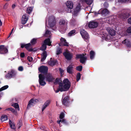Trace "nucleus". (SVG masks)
Returning a JSON list of instances; mask_svg holds the SVG:
<instances>
[{"mask_svg": "<svg viewBox=\"0 0 131 131\" xmlns=\"http://www.w3.org/2000/svg\"><path fill=\"white\" fill-rule=\"evenodd\" d=\"M25 45L26 44L23 43H22L20 44L21 45V47L23 48H24V47H25Z\"/></svg>", "mask_w": 131, "mask_h": 131, "instance_id": "obj_55", "label": "nucleus"}, {"mask_svg": "<svg viewBox=\"0 0 131 131\" xmlns=\"http://www.w3.org/2000/svg\"><path fill=\"white\" fill-rule=\"evenodd\" d=\"M88 4L90 5L92 3V1L91 0H86L85 2Z\"/></svg>", "mask_w": 131, "mask_h": 131, "instance_id": "obj_46", "label": "nucleus"}, {"mask_svg": "<svg viewBox=\"0 0 131 131\" xmlns=\"http://www.w3.org/2000/svg\"><path fill=\"white\" fill-rule=\"evenodd\" d=\"M122 43L125 44L127 47H130L131 46L130 42L127 39L124 40L122 42Z\"/></svg>", "mask_w": 131, "mask_h": 131, "instance_id": "obj_21", "label": "nucleus"}, {"mask_svg": "<svg viewBox=\"0 0 131 131\" xmlns=\"http://www.w3.org/2000/svg\"><path fill=\"white\" fill-rule=\"evenodd\" d=\"M50 31L48 30H47L45 34H48L49 33Z\"/></svg>", "mask_w": 131, "mask_h": 131, "instance_id": "obj_59", "label": "nucleus"}, {"mask_svg": "<svg viewBox=\"0 0 131 131\" xmlns=\"http://www.w3.org/2000/svg\"><path fill=\"white\" fill-rule=\"evenodd\" d=\"M14 30V28H13L11 30V33H12Z\"/></svg>", "mask_w": 131, "mask_h": 131, "instance_id": "obj_62", "label": "nucleus"}, {"mask_svg": "<svg viewBox=\"0 0 131 131\" xmlns=\"http://www.w3.org/2000/svg\"><path fill=\"white\" fill-rule=\"evenodd\" d=\"M2 25V23L1 22V19H0V26H1Z\"/></svg>", "mask_w": 131, "mask_h": 131, "instance_id": "obj_61", "label": "nucleus"}, {"mask_svg": "<svg viewBox=\"0 0 131 131\" xmlns=\"http://www.w3.org/2000/svg\"><path fill=\"white\" fill-rule=\"evenodd\" d=\"M128 0H118V1L121 2H126Z\"/></svg>", "mask_w": 131, "mask_h": 131, "instance_id": "obj_56", "label": "nucleus"}, {"mask_svg": "<svg viewBox=\"0 0 131 131\" xmlns=\"http://www.w3.org/2000/svg\"><path fill=\"white\" fill-rule=\"evenodd\" d=\"M102 39H105V40H106V39H107V38H106V37H102Z\"/></svg>", "mask_w": 131, "mask_h": 131, "instance_id": "obj_60", "label": "nucleus"}, {"mask_svg": "<svg viewBox=\"0 0 131 131\" xmlns=\"http://www.w3.org/2000/svg\"><path fill=\"white\" fill-rule=\"evenodd\" d=\"M18 70L20 71H22L23 70V68L22 66H20L18 68Z\"/></svg>", "mask_w": 131, "mask_h": 131, "instance_id": "obj_54", "label": "nucleus"}, {"mask_svg": "<svg viewBox=\"0 0 131 131\" xmlns=\"http://www.w3.org/2000/svg\"><path fill=\"white\" fill-rule=\"evenodd\" d=\"M103 6L104 8H107L108 6V4L107 2H105L104 3Z\"/></svg>", "mask_w": 131, "mask_h": 131, "instance_id": "obj_47", "label": "nucleus"}, {"mask_svg": "<svg viewBox=\"0 0 131 131\" xmlns=\"http://www.w3.org/2000/svg\"><path fill=\"white\" fill-rule=\"evenodd\" d=\"M80 33L82 37L85 39H88V35L87 32L84 29H82L80 31Z\"/></svg>", "mask_w": 131, "mask_h": 131, "instance_id": "obj_11", "label": "nucleus"}, {"mask_svg": "<svg viewBox=\"0 0 131 131\" xmlns=\"http://www.w3.org/2000/svg\"><path fill=\"white\" fill-rule=\"evenodd\" d=\"M47 56V52L46 51H44L42 53V57L41 58V62L43 61L46 59Z\"/></svg>", "mask_w": 131, "mask_h": 131, "instance_id": "obj_22", "label": "nucleus"}, {"mask_svg": "<svg viewBox=\"0 0 131 131\" xmlns=\"http://www.w3.org/2000/svg\"><path fill=\"white\" fill-rule=\"evenodd\" d=\"M17 124L18 128H19L22 125L21 121L19 120Z\"/></svg>", "mask_w": 131, "mask_h": 131, "instance_id": "obj_41", "label": "nucleus"}, {"mask_svg": "<svg viewBox=\"0 0 131 131\" xmlns=\"http://www.w3.org/2000/svg\"><path fill=\"white\" fill-rule=\"evenodd\" d=\"M66 20L63 19H61L59 21V24L61 26H63L65 25L66 24Z\"/></svg>", "mask_w": 131, "mask_h": 131, "instance_id": "obj_28", "label": "nucleus"}, {"mask_svg": "<svg viewBox=\"0 0 131 131\" xmlns=\"http://www.w3.org/2000/svg\"><path fill=\"white\" fill-rule=\"evenodd\" d=\"M59 70L60 71V73L61 75H62L64 71L63 70L60 68H59Z\"/></svg>", "mask_w": 131, "mask_h": 131, "instance_id": "obj_48", "label": "nucleus"}, {"mask_svg": "<svg viewBox=\"0 0 131 131\" xmlns=\"http://www.w3.org/2000/svg\"><path fill=\"white\" fill-rule=\"evenodd\" d=\"M8 88V85H6L3 86L1 88H0V92L2 91L7 89Z\"/></svg>", "mask_w": 131, "mask_h": 131, "instance_id": "obj_37", "label": "nucleus"}, {"mask_svg": "<svg viewBox=\"0 0 131 131\" xmlns=\"http://www.w3.org/2000/svg\"><path fill=\"white\" fill-rule=\"evenodd\" d=\"M62 49L60 47H58L57 48L56 50V54L59 55L62 52Z\"/></svg>", "mask_w": 131, "mask_h": 131, "instance_id": "obj_31", "label": "nucleus"}, {"mask_svg": "<svg viewBox=\"0 0 131 131\" xmlns=\"http://www.w3.org/2000/svg\"><path fill=\"white\" fill-rule=\"evenodd\" d=\"M60 40L64 43L63 45L66 46H69L68 43L66 42V40L64 38H61L60 39Z\"/></svg>", "mask_w": 131, "mask_h": 131, "instance_id": "obj_30", "label": "nucleus"}, {"mask_svg": "<svg viewBox=\"0 0 131 131\" xmlns=\"http://www.w3.org/2000/svg\"><path fill=\"white\" fill-rule=\"evenodd\" d=\"M5 111H11L12 113H13L15 115H17V113L16 111L15 110V109L12 107H9L5 109Z\"/></svg>", "mask_w": 131, "mask_h": 131, "instance_id": "obj_26", "label": "nucleus"}, {"mask_svg": "<svg viewBox=\"0 0 131 131\" xmlns=\"http://www.w3.org/2000/svg\"><path fill=\"white\" fill-rule=\"evenodd\" d=\"M39 102L38 100L36 99L32 98L29 101L28 104L27 108L29 109L31 106H33Z\"/></svg>", "mask_w": 131, "mask_h": 131, "instance_id": "obj_4", "label": "nucleus"}, {"mask_svg": "<svg viewBox=\"0 0 131 131\" xmlns=\"http://www.w3.org/2000/svg\"><path fill=\"white\" fill-rule=\"evenodd\" d=\"M31 45V44L30 43L26 44L25 48L27 50Z\"/></svg>", "mask_w": 131, "mask_h": 131, "instance_id": "obj_43", "label": "nucleus"}, {"mask_svg": "<svg viewBox=\"0 0 131 131\" xmlns=\"http://www.w3.org/2000/svg\"><path fill=\"white\" fill-rule=\"evenodd\" d=\"M48 106H47V105H46L45 104H43V106H42V111H43L45 110V109Z\"/></svg>", "mask_w": 131, "mask_h": 131, "instance_id": "obj_49", "label": "nucleus"}, {"mask_svg": "<svg viewBox=\"0 0 131 131\" xmlns=\"http://www.w3.org/2000/svg\"><path fill=\"white\" fill-rule=\"evenodd\" d=\"M82 66L81 65L77 67L76 68V69L77 71H81L82 70Z\"/></svg>", "mask_w": 131, "mask_h": 131, "instance_id": "obj_39", "label": "nucleus"}, {"mask_svg": "<svg viewBox=\"0 0 131 131\" xmlns=\"http://www.w3.org/2000/svg\"><path fill=\"white\" fill-rule=\"evenodd\" d=\"M7 5V4H6L5 5V6H6Z\"/></svg>", "mask_w": 131, "mask_h": 131, "instance_id": "obj_64", "label": "nucleus"}, {"mask_svg": "<svg viewBox=\"0 0 131 131\" xmlns=\"http://www.w3.org/2000/svg\"><path fill=\"white\" fill-rule=\"evenodd\" d=\"M12 33H11V32L9 34V36H8V38H9V37L12 34Z\"/></svg>", "mask_w": 131, "mask_h": 131, "instance_id": "obj_63", "label": "nucleus"}, {"mask_svg": "<svg viewBox=\"0 0 131 131\" xmlns=\"http://www.w3.org/2000/svg\"><path fill=\"white\" fill-rule=\"evenodd\" d=\"M131 14V12L129 13L128 11H124L118 14V17L121 19L124 20L127 18Z\"/></svg>", "mask_w": 131, "mask_h": 131, "instance_id": "obj_2", "label": "nucleus"}, {"mask_svg": "<svg viewBox=\"0 0 131 131\" xmlns=\"http://www.w3.org/2000/svg\"><path fill=\"white\" fill-rule=\"evenodd\" d=\"M46 45L43 43L41 47L40 50L43 51H45V50L46 49Z\"/></svg>", "mask_w": 131, "mask_h": 131, "instance_id": "obj_35", "label": "nucleus"}, {"mask_svg": "<svg viewBox=\"0 0 131 131\" xmlns=\"http://www.w3.org/2000/svg\"><path fill=\"white\" fill-rule=\"evenodd\" d=\"M128 21L129 23L131 24V17L128 18Z\"/></svg>", "mask_w": 131, "mask_h": 131, "instance_id": "obj_57", "label": "nucleus"}, {"mask_svg": "<svg viewBox=\"0 0 131 131\" xmlns=\"http://www.w3.org/2000/svg\"><path fill=\"white\" fill-rule=\"evenodd\" d=\"M90 58L91 59H93L95 55V52L93 51H91L90 53Z\"/></svg>", "mask_w": 131, "mask_h": 131, "instance_id": "obj_33", "label": "nucleus"}, {"mask_svg": "<svg viewBox=\"0 0 131 131\" xmlns=\"http://www.w3.org/2000/svg\"><path fill=\"white\" fill-rule=\"evenodd\" d=\"M51 100H48L46 101L44 103V104L48 106L51 102Z\"/></svg>", "mask_w": 131, "mask_h": 131, "instance_id": "obj_44", "label": "nucleus"}, {"mask_svg": "<svg viewBox=\"0 0 131 131\" xmlns=\"http://www.w3.org/2000/svg\"><path fill=\"white\" fill-rule=\"evenodd\" d=\"M109 11L107 9H100L98 12V14H101L102 15L107 14L110 13Z\"/></svg>", "mask_w": 131, "mask_h": 131, "instance_id": "obj_17", "label": "nucleus"}, {"mask_svg": "<svg viewBox=\"0 0 131 131\" xmlns=\"http://www.w3.org/2000/svg\"><path fill=\"white\" fill-rule=\"evenodd\" d=\"M44 44L49 46L51 45V42L50 39L48 38L45 39L44 41Z\"/></svg>", "mask_w": 131, "mask_h": 131, "instance_id": "obj_25", "label": "nucleus"}, {"mask_svg": "<svg viewBox=\"0 0 131 131\" xmlns=\"http://www.w3.org/2000/svg\"><path fill=\"white\" fill-rule=\"evenodd\" d=\"M28 19V18L27 17L26 14L23 15L22 16L21 19V23L22 24L24 25L26 24Z\"/></svg>", "mask_w": 131, "mask_h": 131, "instance_id": "obj_20", "label": "nucleus"}, {"mask_svg": "<svg viewBox=\"0 0 131 131\" xmlns=\"http://www.w3.org/2000/svg\"><path fill=\"white\" fill-rule=\"evenodd\" d=\"M15 7H16V5L15 4H13L12 5V8L13 9H14L15 8Z\"/></svg>", "mask_w": 131, "mask_h": 131, "instance_id": "obj_58", "label": "nucleus"}, {"mask_svg": "<svg viewBox=\"0 0 131 131\" xmlns=\"http://www.w3.org/2000/svg\"><path fill=\"white\" fill-rule=\"evenodd\" d=\"M27 59L29 61L31 62L32 61L33 58L31 57L28 56L27 57Z\"/></svg>", "mask_w": 131, "mask_h": 131, "instance_id": "obj_50", "label": "nucleus"}, {"mask_svg": "<svg viewBox=\"0 0 131 131\" xmlns=\"http://www.w3.org/2000/svg\"><path fill=\"white\" fill-rule=\"evenodd\" d=\"M1 119L2 121L4 122L7 119V116L6 115H4L2 116Z\"/></svg>", "mask_w": 131, "mask_h": 131, "instance_id": "obj_32", "label": "nucleus"}, {"mask_svg": "<svg viewBox=\"0 0 131 131\" xmlns=\"http://www.w3.org/2000/svg\"><path fill=\"white\" fill-rule=\"evenodd\" d=\"M9 124L10 127L12 129H16V128L15 127V124L12 123L11 120L9 121Z\"/></svg>", "mask_w": 131, "mask_h": 131, "instance_id": "obj_27", "label": "nucleus"}, {"mask_svg": "<svg viewBox=\"0 0 131 131\" xmlns=\"http://www.w3.org/2000/svg\"><path fill=\"white\" fill-rule=\"evenodd\" d=\"M76 58L77 59H80V62L82 64H85L86 61L87 60V57L84 56L83 54H78L76 55Z\"/></svg>", "mask_w": 131, "mask_h": 131, "instance_id": "obj_3", "label": "nucleus"}, {"mask_svg": "<svg viewBox=\"0 0 131 131\" xmlns=\"http://www.w3.org/2000/svg\"><path fill=\"white\" fill-rule=\"evenodd\" d=\"M81 9L80 5L79 4L77 5L75 8L73 12V15L74 16H77V13L79 12Z\"/></svg>", "mask_w": 131, "mask_h": 131, "instance_id": "obj_18", "label": "nucleus"}, {"mask_svg": "<svg viewBox=\"0 0 131 131\" xmlns=\"http://www.w3.org/2000/svg\"><path fill=\"white\" fill-rule=\"evenodd\" d=\"M39 82L40 85L44 86L46 84V83L44 81L45 79V76L41 74H40L39 75Z\"/></svg>", "mask_w": 131, "mask_h": 131, "instance_id": "obj_5", "label": "nucleus"}, {"mask_svg": "<svg viewBox=\"0 0 131 131\" xmlns=\"http://www.w3.org/2000/svg\"><path fill=\"white\" fill-rule=\"evenodd\" d=\"M45 77L46 81L48 82H51L54 79L53 76L50 74H47Z\"/></svg>", "mask_w": 131, "mask_h": 131, "instance_id": "obj_15", "label": "nucleus"}, {"mask_svg": "<svg viewBox=\"0 0 131 131\" xmlns=\"http://www.w3.org/2000/svg\"><path fill=\"white\" fill-rule=\"evenodd\" d=\"M57 62V61L56 60L53 59L52 60H50L48 62V64L50 66H54L56 64Z\"/></svg>", "mask_w": 131, "mask_h": 131, "instance_id": "obj_24", "label": "nucleus"}, {"mask_svg": "<svg viewBox=\"0 0 131 131\" xmlns=\"http://www.w3.org/2000/svg\"><path fill=\"white\" fill-rule=\"evenodd\" d=\"M69 96H67L65 97L64 99H62V104L65 106H68L69 103Z\"/></svg>", "mask_w": 131, "mask_h": 131, "instance_id": "obj_9", "label": "nucleus"}, {"mask_svg": "<svg viewBox=\"0 0 131 131\" xmlns=\"http://www.w3.org/2000/svg\"><path fill=\"white\" fill-rule=\"evenodd\" d=\"M64 113L63 112H62L61 113L60 115V118L61 119H62L64 118Z\"/></svg>", "mask_w": 131, "mask_h": 131, "instance_id": "obj_45", "label": "nucleus"}, {"mask_svg": "<svg viewBox=\"0 0 131 131\" xmlns=\"http://www.w3.org/2000/svg\"><path fill=\"white\" fill-rule=\"evenodd\" d=\"M17 74V72L14 70H12L10 72H8V73L5 75L7 78H11L15 77Z\"/></svg>", "mask_w": 131, "mask_h": 131, "instance_id": "obj_8", "label": "nucleus"}, {"mask_svg": "<svg viewBox=\"0 0 131 131\" xmlns=\"http://www.w3.org/2000/svg\"><path fill=\"white\" fill-rule=\"evenodd\" d=\"M81 77V74L80 73H78L77 74L76 77V80L78 82L80 79Z\"/></svg>", "mask_w": 131, "mask_h": 131, "instance_id": "obj_38", "label": "nucleus"}, {"mask_svg": "<svg viewBox=\"0 0 131 131\" xmlns=\"http://www.w3.org/2000/svg\"><path fill=\"white\" fill-rule=\"evenodd\" d=\"M98 23L95 21H91L88 25L89 27L90 28H95L98 25Z\"/></svg>", "mask_w": 131, "mask_h": 131, "instance_id": "obj_13", "label": "nucleus"}, {"mask_svg": "<svg viewBox=\"0 0 131 131\" xmlns=\"http://www.w3.org/2000/svg\"><path fill=\"white\" fill-rule=\"evenodd\" d=\"M38 69L40 73L47 74L48 72V68L47 66H41L38 68Z\"/></svg>", "mask_w": 131, "mask_h": 131, "instance_id": "obj_6", "label": "nucleus"}, {"mask_svg": "<svg viewBox=\"0 0 131 131\" xmlns=\"http://www.w3.org/2000/svg\"><path fill=\"white\" fill-rule=\"evenodd\" d=\"M20 57L22 58H23L25 56V53L23 52H21L20 53Z\"/></svg>", "mask_w": 131, "mask_h": 131, "instance_id": "obj_52", "label": "nucleus"}, {"mask_svg": "<svg viewBox=\"0 0 131 131\" xmlns=\"http://www.w3.org/2000/svg\"><path fill=\"white\" fill-rule=\"evenodd\" d=\"M71 86V83L68 79H64L63 83H60L57 90L55 91L56 93L58 92L59 91L61 92L67 91Z\"/></svg>", "mask_w": 131, "mask_h": 131, "instance_id": "obj_1", "label": "nucleus"}, {"mask_svg": "<svg viewBox=\"0 0 131 131\" xmlns=\"http://www.w3.org/2000/svg\"><path fill=\"white\" fill-rule=\"evenodd\" d=\"M65 58L68 60H70L72 58L73 55L69 52H65L63 53Z\"/></svg>", "mask_w": 131, "mask_h": 131, "instance_id": "obj_10", "label": "nucleus"}, {"mask_svg": "<svg viewBox=\"0 0 131 131\" xmlns=\"http://www.w3.org/2000/svg\"><path fill=\"white\" fill-rule=\"evenodd\" d=\"M107 31L108 33L111 36H114L116 34V32L113 29L110 28H107Z\"/></svg>", "mask_w": 131, "mask_h": 131, "instance_id": "obj_19", "label": "nucleus"}, {"mask_svg": "<svg viewBox=\"0 0 131 131\" xmlns=\"http://www.w3.org/2000/svg\"><path fill=\"white\" fill-rule=\"evenodd\" d=\"M127 31L128 33H131V26L128 28Z\"/></svg>", "mask_w": 131, "mask_h": 131, "instance_id": "obj_51", "label": "nucleus"}, {"mask_svg": "<svg viewBox=\"0 0 131 131\" xmlns=\"http://www.w3.org/2000/svg\"><path fill=\"white\" fill-rule=\"evenodd\" d=\"M37 39L34 38L31 40L30 41V43L31 45H35L37 42Z\"/></svg>", "mask_w": 131, "mask_h": 131, "instance_id": "obj_34", "label": "nucleus"}, {"mask_svg": "<svg viewBox=\"0 0 131 131\" xmlns=\"http://www.w3.org/2000/svg\"><path fill=\"white\" fill-rule=\"evenodd\" d=\"M75 32V30H73L70 31L68 34L69 36H71L73 35Z\"/></svg>", "mask_w": 131, "mask_h": 131, "instance_id": "obj_36", "label": "nucleus"}, {"mask_svg": "<svg viewBox=\"0 0 131 131\" xmlns=\"http://www.w3.org/2000/svg\"><path fill=\"white\" fill-rule=\"evenodd\" d=\"M12 105L15 108H19V106L17 103H15L14 104H13Z\"/></svg>", "mask_w": 131, "mask_h": 131, "instance_id": "obj_42", "label": "nucleus"}, {"mask_svg": "<svg viewBox=\"0 0 131 131\" xmlns=\"http://www.w3.org/2000/svg\"><path fill=\"white\" fill-rule=\"evenodd\" d=\"M72 122L74 123H76L78 121V118L74 115H73L72 117Z\"/></svg>", "mask_w": 131, "mask_h": 131, "instance_id": "obj_29", "label": "nucleus"}, {"mask_svg": "<svg viewBox=\"0 0 131 131\" xmlns=\"http://www.w3.org/2000/svg\"><path fill=\"white\" fill-rule=\"evenodd\" d=\"M66 5L67 7L69 9L68 11V12H71V9L73 7V3L71 1H67L66 3Z\"/></svg>", "mask_w": 131, "mask_h": 131, "instance_id": "obj_12", "label": "nucleus"}, {"mask_svg": "<svg viewBox=\"0 0 131 131\" xmlns=\"http://www.w3.org/2000/svg\"><path fill=\"white\" fill-rule=\"evenodd\" d=\"M32 10V8L31 7H28L27 10V12L28 14H30Z\"/></svg>", "mask_w": 131, "mask_h": 131, "instance_id": "obj_40", "label": "nucleus"}, {"mask_svg": "<svg viewBox=\"0 0 131 131\" xmlns=\"http://www.w3.org/2000/svg\"><path fill=\"white\" fill-rule=\"evenodd\" d=\"M48 21L50 27L51 28L53 27L56 23L55 17L53 16H50L49 18Z\"/></svg>", "mask_w": 131, "mask_h": 131, "instance_id": "obj_7", "label": "nucleus"}, {"mask_svg": "<svg viewBox=\"0 0 131 131\" xmlns=\"http://www.w3.org/2000/svg\"><path fill=\"white\" fill-rule=\"evenodd\" d=\"M29 52H31V51H36V50H34L33 49H32V48H29L28 50H27Z\"/></svg>", "mask_w": 131, "mask_h": 131, "instance_id": "obj_53", "label": "nucleus"}, {"mask_svg": "<svg viewBox=\"0 0 131 131\" xmlns=\"http://www.w3.org/2000/svg\"><path fill=\"white\" fill-rule=\"evenodd\" d=\"M57 122L59 124L60 126H62L61 123H62L66 125H68L69 124L67 121L64 119H63L62 120L60 119V120L58 121Z\"/></svg>", "mask_w": 131, "mask_h": 131, "instance_id": "obj_16", "label": "nucleus"}, {"mask_svg": "<svg viewBox=\"0 0 131 131\" xmlns=\"http://www.w3.org/2000/svg\"><path fill=\"white\" fill-rule=\"evenodd\" d=\"M7 49L4 46L0 45V53L4 54L7 53L8 52Z\"/></svg>", "mask_w": 131, "mask_h": 131, "instance_id": "obj_14", "label": "nucleus"}, {"mask_svg": "<svg viewBox=\"0 0 131 131\" xmlns=\"http://www.w3.org/2000/svg\"><path fill=\"white\" fill-rule=\"evenodd\" d=\"M73 68L72 65H69L67 69V72L70 74H72L73 73Z\"/></svg>", "mask_w": 131, "mask_h": 131, "instance_id": "obj_23", "label": "nucleus"}]
</instances>
